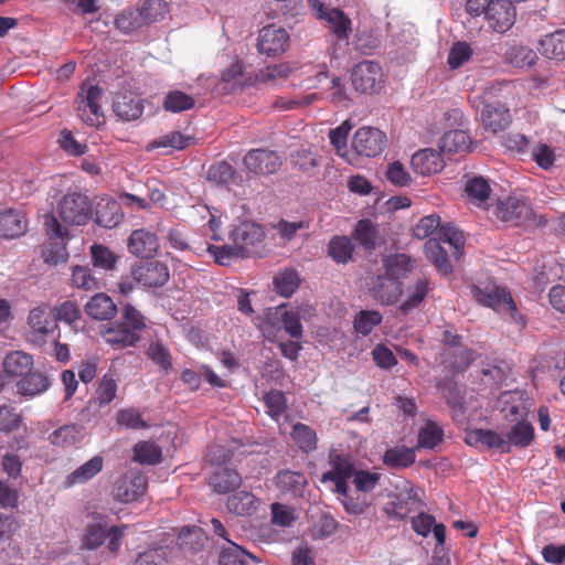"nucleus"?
<instances>
[{"label":"nucleus","mask_w":565,"mask_h":565,"mask_svg":"<svg viewBox=\"0 0 565 565\" xmlns=\"http://www.w3.org/2000/svg\"><path fill=\"white\" fill-rule=\"evenodd\" d=\"M382 320L381 312L376 310H361L354 319L353 327L356 333L366 337Z\"/></svg>","instance_id":"0e129e2a"},{"label":"nucleus","mask_w":565,"mask_h":565,"mask_svg":"<svg viewBox=\"0 0 565 565\" xmlns=\"http://www.w3.org/2000/svg\"><path fill=\"white\" fill-rule=\"evenodd\" d=\"M243 164L253 174L270 175L280 169L282 161L276 151L257 148L246 152L243 157Z\"/></svg>","instance_id":"ddd939ff"},{"label":"nucleus","mask_w":565,"mask_h":565,"mask_svg":"<svg viewBox=\"0 0 565 565\" xmlns=\"http://www.w3.org/2000/svg\"><path fill=\"white\" fill-rule=\"evenodd\" d=\"M276 315H280L281 327L290 338L296 340L302 338L303 329L300 315L297 310H287L286 305H282L276 309Z\"/></svg>","instance_id":"8fccbe9b"},{"label":"nucleus","mask_w":565,"mask_h":565,"mask_svg":"<svg viewBox=\"0 0 565 565\" xmlns=\"http://www.w3.org/2000/svg\"><path fill=\"white\" fill-rule=\"evenodd\" d=\"M306 484L307 479L301 472L284 470L276 476V486L285 493H300Z\"/></svg>","instance_id":"de8ad7c7"},{"label":"nucleus","mask_w":565,"mask_h":565,"mask_svg":"<svg viewBox=\"0 0 565 565\" xmlns=\"http://www.w3.org/2000/svg\"><path fill=\"white\" fill-rule=\"evenodd\" d=\"M440 151L445 154L467 152L471 149V139L465 130L446 131L439 141Z\"/></svg>","instance_id":"473e14b6"},{"label":"nucleus","mask_w":565,"mask_h":565,"mask_svg":"<svg viewBox=\"0 0 565 565\" xmlns=\"http://www.w3.org/2000/svg\"><path fill=\"white\" fill-rule=\"evenodd\" d=\"M72 286L86 291L100 288V280L93 275L88 266H74L72 269Z\"/></svg>","instance_id":"4d7b16f0"},{"label":"nucleus","mask_w":565,"mask_h":565,"mask_svg":"<svg viewBox=\"0 0 565 565\" xmlns=\"http://www.w3.org/2000/svg\"><path fill=\"white\" fill-rule=\"evenodd\" d=\"M147 488V476L140 471L129 470L115 481L113 495L118 502L130 503L142 497Z\"/></svg>","instance_id":"1a4fd4ad"},{"label":"nucleus","mask_w":565,"mask_h":565,"mask_svg":"<svg viewBox=\"0 0 565 565\" xmlns=\"http://www.w3.org/2000/svg\"><path fill=\"white\" fill-rule=\"evenodd\" d=\"M104 90L98 85H90L87 89L82 88L77 93V115L90 127H99L104 124V114L100 100Z\"/></svg>","instance_id":"0eeeda50"},{"label":"nucleus","mask_w":565,"mask_h":565,"mask_svg":"<svg viewBox=\"0 0 565 565\" xmlns=\"http://www.w3.org/2000/svg\"><path fill=\"white\" fill-rule=\"evenodd\" d=\"M115 28L125 34H130L147 25L138 8H127L120 11L114 21Z\"/></svg>","instance_id":"c03bdc74"},{"label":"nucleus","mask_w":565,"mask_h":565,"mask_svg":"<svg viewBox=\"0 0 565 565\" xmlns=\"http://www.w3.org/2000/svg\"><path fill=\"white\" fill-rule=\"evenodd\" d=\"M46 235L51 242L46 243L42 248V257L45 264L56 266L63 264L68 258L65 243L53 239H63L67 236L68 231L64 228L55 215L47 214L44 221Z\"/></svg>","instance_id":"7ed1b4c3"},{"label":"nucleus","mask_w":565,"mask_h":565,"mask_svg":"<svg viewBox=\"0 0 565 565\" xmlns=\"http://www.w3.org/2000/svg\"><path fill=\"white\" fill-rule=\"evenodd\" d=\"M491 188L482 177L469 178L465 184V195L470 204L483 207L490 196Z\"/></svg>","instance_id":"e433bc0d"},{"label":"nucleus","mask_w":565,"mask_h":565,"mask_svg":"<svg viewBox=\"0 0 565 565\" xmlns=\"http://www.w3.org/2000/svg\"><path fill=\"white\" fill-rule=\"evenodd\" d=\"M471 292L479 303L492 308L501 315L509 316L520 326L525 324L523 316L519 312L512 295L507 288L494 284H487L483 287L473 286Z\"/></svg>","instance_id":"f03ea898"},{"label":"nucleus","mask_w":565,"mask_h":565,"mask_svg":"<svg viewBox=\"0 0 565 565\" xmlns=\"http://www.w3.org/2000/svg\"><path fill=\"white\" fill-rule=\"evenodd\" d=\"M95 222L105 228L116 227L124 217L120 203L111 198H102L96 205Z\"/></svg>","instance_id":"b1692460"},{"label":"nucleus","mask_w":565,"mask_h":565,"mask_svg":"<svg viewBox=\"0 0 565 565\" xmlns=\"http://www.w3.org/2000/svg\"><path fill=\"white\" fill-rule=\"evenodd\" d=\"M242 476L236 469L230 467L215 468L209 478L212 490L218 494H225L239 488Z\"/></svg>","instance_id":"5701e85b"},{"label":"nucleus","mask_w":565,"mask_h":565,"mask_svg":"<svg viewBox=\"0 0 565 565\" xmlns=\"http://www.w3.org/2000/svg\"><path fill=\"white\" fill-rule=\"evenodd\" d=\"M534 439V428L529 420H518L507 431L504 443L509 447V452L512 447L526 448Z\"/></svg>","instance_id":"2f4dec72"},{"label":"nucleus","mask_w":565,"mask_h":565,"mask_svg":"<svg viewBox=\"0 0 565 565\" xmlns=\"http://www.w3.org/2000/svg\"><path fill=\"white\" fill-rule=\"evenodd\" d=\"M329 463L331 466V470L322 473L320 478L321 482H327L329 479L338 477L350 478L355 471L352 462L345 456L337 452L335 450L330 451Z\"/></svg>","instance_id":"79ce46f5"},{"label":"nucleus","mask_w":565,"mask_h":565,"mask_svg":"<svg viewBox=\"0 0 565 565\" xmlns=\"http://www.w3.org/2000/svg\"><path fill=\"white\" fill-rule=\"evenodd\" d=\"M466 443L470 446H483L489 449H498L503 454L509 452L504 437L491 429H473L467 433Z\"/></svg>","instance_id":"c85d7f7f"},{"label":"nucleus","mask_w":565,"mask_h":565,"mask_svg":"<svg viewBox=\"0 0 565 565\" xmlns=\"http://www.w3.org/2000/svg\"><path fill=\"white\" fill-rule=\"evenodd\" d=\"M353 237L364 249H374L377 241V230L371 220L363 218L356 223Z\"/></svg>","instance_id":"5fc2aeb1"},{"label":"nucleus","mask_w":565,"mask_h":565,"mask_svg":"<svg viewBox=\"0 0 565 565\" xmlns=\"http://www.w3.org/2000/svg\"><path fill=\"white\" fill-rule=\"evenodd\" d=\"M51 385L52 382L46 374L31 370L17 382L15 387L18 395L25 399H32L45 393Z\"/></svg>","instance_id":"412c9836"},{"label":"nucleus","mask_w":565,"mask_h":565,"mask_svg":"<svg viewBox=\"0 0 565 565\" xmlns=\"http://www.w3.org/2000/svg\"><path fill=\"white\" fill-rule=\"evenodd\" d=\"M159 248L157 235L146 228L134 230L127 238L128 252L138 258H152Z\"/></svg>","instance_id":"f3484780"},{"label":"nucleus","mask_w":565,"mask_h":565,"mask_svg":"<svg viewBox=\"0 0 565 565\" xmlns=\"http://www.w3.org/2000/svg\"><path fill=\"white\" fill-rule=\"evenodd\" d=\"M326 21L338 40H348L351 32V20L340 9H330L326 12Z\"/></svg>","instance_id":"3c124183"},{"label":"nucleus","mask_w":565,"mask_h":565,"mask_svg":"<svg viewBox=\"0 0 565 565\" xmlns=\"http://www.w3.org/2000/svg\"><path fill=\"white\" fill-rule=\"evenodd\" d=\"M90 257L94 267L104 270H113L116 267L118 257L105 245L93 244L90 246Z\"/></svg>","instance_id":"680f3d73"},{"label":"nucleus","mask_w":565,"mask_h":565,"mask_svg":"<svg viewBox=\"0 0 565 565\" xmlns=\"http://www.w3.org/2000/svg\"><path fill=\"white\" fill-rule=\"evenodd\" d=\"M192 138L188 135H183L180 131H169L158 138L151 140L146 149L148 151L163 148L166 153H170L174 150H183L190 145Z\"/></svg>","instance_id":"58836bf2"},{"label":"nucleus","mask_w":565,"mask_h":565,"mask_svg":"<svg viewBox=\"0 0 565 565\" xmlns=\"http://www.w3.org/2000/svg\"><path fill=\"white\" fill-rule=\"evenodd\" d=\"M207 180L217 186L230 189L232 185L242 186L244 178L225 160L214 162L207 170Z\"/></svg>","instance_id":"4be33fe9"},{"label":"nucleus","mask_w":565,"mask_h":565,"mask_svg":"<svg viewBox=\"0 0 565 565\" xmlns=\"http://www.w3.org/2000/svg\"><path fill=\"white\" fill-rule=\"evenodd\" d=\"M290 72L291 68L286 63L268 65L255 74V83H276L277 81L286 79Z\"/></svg>","instance_id":"69168bd1"},{"label":"nucleus","mask_w":565,"mask_h":565,"mask_svg":"<svg viewBox=\"0 0 565 565\" xmlns=\"http://www.w3.org/2000/svg\"><path fill=\"white\" fill-rule=\"evenodd\" d=\"M81 428L75 424H68L55 429L49 436V441L56 447H71L79 440Z\"/></svg>","instance_id":"13d9d810"},{"label":"nucleus","mask_w":565,"mask_h":565,"mask_svg":"<svg viewBox=\"0 0 565 565\" xmlns=\"http://www.w3.org/2000/svg\"><path fill=\"white\" fill-rule=\"evenodd\" d=\"M300 284L301 278L298 271L294 268L280 269L274 276L273 280L275 291L285 298L291 297L299 288Z\"/></svg>","instance_id":"ea45409f"},{"label":"nucleus","mask_w":565,"mask_h":565,"mask_svg":"<svg viewBox=\"0 0 565 565\" xmlns=\"http://www.w3.org/2000/svg\"><path fill=\"white\" fill-rule=\"evenodd\" d=\"M351 147L358 156L373 158L385 149L386 136L377 128L361 127L355 131Z\"/></svg>","instance_id":"f8f14e48"},{"label":"nucleus","mask_w":565,"mask_h":565,"mask_svg":"<svg viewBox=\"0 0 565 565\" xmlns=\"http://www.w3.org/2000/svg\"><path fill=\"white\" fill-rule=\"evenodd\" d=\"M147 25L162 20L169 12L167 0H143L138 8Z\"/></svg>","instance_id":"e2e57ef3"},{"label":"nucleus","mask_w":565,"mask_h":565,"mask_svg":"<svg viewBox=\"0 0 565 565\" xmlns=\"http://www.w3.org/2000/svg\"><path fill=\"white\" fill-rule=\"evenodd\" d=\"M484 17L490 29L498 33H505L515 23L516 9L511 0H491Z\"/></svg>","instance_id":"2eb2a0df"},{"label":"nucleus","mask_w":565,"mask_h":565,"mask_svg":"<svg viewBox=\"0 0 565 565\" xmlns=\"http://www.w3.org/2000/svg\"><path fill=\"white\" fill-rule=\"evenodd\" d=\"M103 467L104 458L99 455L94 456L65 477L63 481L64 488H72L90 481L103 470Z\"/></svg>","instance_id":"393cba45"},{"label":"nucleus","mask_w":565,"mask_h":565,"mask_svg":"<svg viewBox=\"0 0 565 565\" xmlns=\"http://www.w3.org/2000/svg\"><path fill=\"white\" fill-rule=\"evenodd\" d=\"M367 290L371 298L382 306L396 303L403 294L402 282L385 274L371 277Z\"/></svg>","instance_id":"4468645a"},{"label":"nucleus","mask_w":565,"mask_h":565,"mask_svg":"<svg viewBox=\"0 0 565 565\" xmlns=\"http://www.w3.org/2000/svg\"><path fill=\"white\" fill-rule=\"evenodd\" d=\"M494 214L502 222L519 226L533 217V209L524 198L508 196L504 200L498 201Z\"/></svg>","instance_id":"9d476101"},{"label":"nucleus","mask_w":565,"mask_h":565,"mask_svg":"<svg viewBox=\"0 0 565 565\" xmlns=\"http://www.w3.org/2000/svg\"><path fill=\"white\" fill-rule=\"evenodd\" d=\"M26 323L30 328V341L39 345L44 344L46 338L58 329L56 319H54L53 307L44 302L30 310Z\"/></svg>","instance_id":"423d86ee"},{"label":"nucleus","mask_w":565,"mask_h":565,"mask_svg":"<svg viewBox=\"0 0 565 565\" xmlns=\"http://www.w3.org/2000/svg\"><path fill=\"white\" fill-rule=\"evenodd\" d=\"M248 559L257 561V558L242 548L235 543H231L228 547L223 548L218 556L220 565H248Z\"/></svg>","instance_id":"052dcab7"},{"label":"nucleus","mask_w":565,"mask_h":565,"mask_svg":"<svg viewBox=\"0 0 565 565\" xmlns=\"http://www.w3.org/2000/svg\"><path fill=\"white\" fill-rule=\"evenodd\" d=\"M539 45L543 56L559 62L565 61V30L544 35Z\"/></svg>","instance_id":"72a5a7b5"},{"label":"nucleus","mask_w":565,"mask_h":565,"mask_svg":"<svg viewBox=\"0 0 565 565\" xmlns=\"http://www.w3.org/2000/svg\"><path fill=\"white\" fill-rule=\"evenodd\" d=\"M412 167L416 173L430 175L444 168V160L440 152L434 149H422L412 156Z\"/></svg>","instance_id":"a878e982"},{"label":"nucleus","mask_w":565,"mask_h":565,"mask_svg":"<svg viewBox=\"0 0 565 565\" xmlns=\"http://www.w3.org/2000/svg\"><path fill=\"white\" fill-rule=\"evenodd\" d=\"M258 499L248 491H237L227 499V509L242 516H249L256 513L258 509Z\"/></svg>","instance_id":"4c0bfd02"},{"label":"nucleus","mask_w":565,"mask_h":565,"mask_svg":"<svg viewBox=\"0 0 565 565\" xmlns=\"http://www.w3.org/2000/svg\"><path fill=\"white\" fill-rule=\"evenodd\" d=\"M384 274L398 281L406 278L413 270V260L406 254H395L383 259Z\"/></svg>","instance_id":"a19ab883"},{"label":"nucleus","mask_w":565,"mask_h":565,"mask_svg":"<svg viewBox=\"0 0 565 565\" xmlns=\"http://www.w3.org/2000/svg\"><path fill=\"white\" fill-rule=\"evenodd\" d=\"M351 82L356 92L362 94H377L383 87V71L374 61H362L353 66Z\"/></svg>","instance_id":"6e6552de"},{"label":"nucleus","mask_w":565,"mask_h":565,"mask_svg":"<svg viewBox=\"0 0 565 565\" xmlns=\"http://www.w3.org/2000/svg\"><path fill=\"white\" fill-rule=\"evenodd\" d=\"M117 380L111 372H107L98 381L95 392V401L99 407L109 405L117 395Z\"/></svg>","instance_id":"603ef678"},{"label":"nucleus","mask_w":565,"mask_h":565,"mask_svg":"<svg viewBox=\"0 0 565 565\" xmlns=\"http://www.w3.org/2000/svg\"><path fill=\"white\" fill-rule=\"evenodd\" d=\"M53 315L57 324L58 322L73 324L82 318V311L78 305L71 300H66L61 305L53 307Z\"/></svg>","instance_id":"338daca9"},{"label":"nucleus","mask_w":565,"mask_h":565,"mask_svg":"<svg viewBox=\"0 0 565 565\" xmlns=\"http://www.w3.org/2000/svg\"><path fill=\"white\" fill-rule=\"evenodd\" d=\"M353 252L354 245L351 238L345 235H335L329 241L328 255L337 264H347L351 260Z\"/></svg>","instance_id":"37998d69"},{"label":"nucleus","mask_w":565,"mask_h":565,"mask_svg":"<svg viewBox=\"0 0 565 565\" xmlns=\"http://www.w3.org/2000/svg\"><path fill=\"white\" fill-rule=\"evenodd\" d=\"M132 275H135L138 285L148 289L160 288L170 278L169 267L161 260L139 263L132 267Z\"/></svg>","instance_id":"dca6fc26"},{"label":"nucleus","mask_w":565,"mask_h":565,"mask_svg":"<svg viewBox=\"0 0 565 565\" xmlns=\"http://www.w3.org/2000/svg\"><path fill=\"white\" fill-rule=\"evenodd\" d=\"M437 241L440 244H448L452 247V255L455 258H459L462 254L465 246V236L461 231H459L456 226L448 223L446 225H441L438 231Z\"/></svg>","instance_id":"09e8293b"},{"label":"nucleus","mask_w":565,"mask_h":565,"mask_svg":"<svg viewBox=\"0 0 565 565\" xmlns=\"http://www.w3.org/2000/svg\"><path fill=\"white\" fill-rule=\"evenodd\" d=\"M33 356L22 351H13L6 355L2 366L3 373H0V390L7 384V379H17L26 375L33 367Z\"/></svg>","instance_id":"a211bd4d"},{"label":"nucleus","mask_w":565,"mask_h":565,"mask_svg":"<svg viewBox=\"0 0 565 565\" xmlns=\"http://www.w3.org/2000/svg\"><path fill=\"white\" fill-rule=\"evenodd\" d=\"M113 108L116 116L126 121L136 120L143 113L142 100L127 94L117 96Z\"/></svg>","instance_id":"c9c22d12"},{"label":"nucleus","mask_w":565,"mask_h":565,"mask_svg":"<svg viewBox=\"0 0 565 565\" xmlns=\"http://www.w3.org/2000/svg\"><path fill=\"white\" fill-rule=\"evenodd\" d=\"M444 439L443 429L433 420H427L418 431L417 448L433 449Z\"/></svg>","instance_id":"bf43d9fd"},{"label":"nucleus","mask_w":565,"mask_h":565,"mask_svg":"<svg viewBox=\"0 0 565 565\" xmlns=\"http://www.w3.org/2000/svg\"><path fill=\"white\" fill-rule=\"evenodd\" d=\"M22 424V415L13 406H0V431L12 433Z\"/></svg>","instance_id":"774afa93"},{"label":"nucleus","mask_w":565,"mask_h":565,"mask_svg":"<svg viewBox=\"0 0 565 565\" xmlns=\"http://www.w3.org/2000/svg\"><path fill=\"white\" fill-rule=\"evenodd\" d=\"M427 259L435 266L440 275H448L452 271V265L447 250L436 238H429L424 245Z\"/></svg>","instance_id":"f704fd0d"},{"label":"nucleus","mask_w":565,"mask_h":565,"mask_svg":"<svg viewBox=\"0 0 565 565\" xmlns=\"http://www.w3.org/2000/svg\"><path fill=\"white\" fill-rule=\"evenodd\" d=\"M289 42V34L282 26L268 24L259 30L256 46L260 54L275 57L287 51Z\"/></svg>","instance_id":"9b49d317"},{"label":"nucleus","mask_w":565,"mask_h":565,"mask_svg":"<svg viewBox=\"0 0 565 565\" xmlns=\"http://www.w3.org/2000/svg\"><path fill=\"white\" fill-rule=\"evenodd\" d=\"M195 98L182 90L173 89L166 94L162 108L169 113H182L194 108Z\"/></svg>","instance_id":"49530a36"},{"label":"nucleus","mask_w":565,"mask_h":565,"mask_svg":"<svg viewBox=\"0 0 565 565\" xmlns=\"http://www.w3.org/2000/svg\"><path fill=\"white\" fill-rule=\"evenodd\" d=\"M383 461L390 468H407L415 462V454L405 446L393 447L385 451Z\"/></svg>","instance_id":"6e6d98bb"},{"label":"nucleus","mask_w":565,"mask_h":565,"mask_svg":"<svg viewBox=\"0 0 565 565\" xmlns=\"http://www.w3.org/2000/svg\"><path fill=\"white\" fill-rule=\"evenodd\" d=\"M264 238V228L252 221H241L237 224H233L228 232V239L235 244L242 257L252 256Z\"/></svg>","instance_id":"39448f33"},{"label":"nucleus","mask_w":565,"mask_h":565,"mask_svg":"<svg viewBox=\"0 0 565 565\" xmlns=\"http://www.w3.org/2000/svg\"><path fill=\"white\" fill-rule=\"evenodd\" d=\"M433 289V282L427 277H422L415 280L413 285H409L406 289V298L401 303L399 310L407 313L420 306L426 298L429 290Z\"/></svg>","instance_id":"7c9ffc66"},{"label":"nucleus","mask_w":565,"mask_h":565,"mask_svg":"<svg viewBox=\"0 0 565 565\" xmlns=\"http://www.w3.org/2000/svg\"><path fill=\"white\" fill-rule=\"evenodd\" d=\"M146 327V317L132 305L126 303L121 320L108 326L103 331V338L115 349L135 347L141 340Z\"/></svg>","instance_id":"f257e3e1"},{"label":"nucleus","mask_w":565,"mask_h":565,"mask_svg":"<svg viewBox=\"0 0 565 565\" xmlns=\"http://www.w3.org/2000/svg\"><path fill=\"white\" fill-rule=\"evenodd\" d=\"M290 436L301 451L311 452L317 449V433L310 426L297 423L292 426Z\"/></svg>","instance_id":"a18cd8bd"},{"label":"nucleus","mask_w":565,"mask_h":565,"mask_svg":"<svg viewBox=\"0 0 565 565\" xmlns=\"http://www.w3.org/2000/svg\"><path fill=\"white\" fill-rule=\"evenodd\" d=\"M480 117L483 128L492 134L505 130L511 124L510 111L501 103L487 104Z\"/></svg>","instance_id":"aec40b11"},{"label":"nucleus","mask_w":565,"mask_h":565,"mask_svg":"<svg viewBox=\"0 0 565 565\" xmlns=\"http://www.w3.org/2000/svg\"><path fill=\"white\" fill-rule=\"evenodd\" d=\"M28 221L25 216L15 210H7L0 213V236L15 238L26 231Z\"/></svg>","instance_id":"c756f323"},{"label":"nucleus","mask_w":565,"mask_h":565,"mask_svg":"<svg viewBox=\"0 0 565 565\" xmlns=\"http://www.w3.org/2000/svg\"><path fill=\"white\" fill-rule=\"evenodd\" d=\"M162 450L152 441H139L134 447V460L141 465H157L161 461Z\"/></svg>","instance_id":"864d4df0"},{"label":"nucleus","mask_w":565,"mask_h":565,"mask_svg":"<svg viewBox=\"0 0 565 565\" xmlns=\"http://www.w3.org/2000/svg\"><path fill=\"white\" fill-rule=\"evenodd\" d=\"M60 218L70 225H85L92 217V204L81 192L66 193L57 204Z\"/></svg>","instance_id":"20e7f679"},{"label":"nucleus","mask_w":565,"mask_h":565,"mask_svg":"<svg viewBox=\"0 0 565 565\" xmlns=\"http://www.w3.org/2000/svg\"><path fill=\"white\" fill-rule=\"evenodd\" d=\"M87 316L95 320H111L117 313V306L108 295L98 292L84 306Z\"/></svg>","instance_id":"cd10ccee"},{"label":"nucleus","mask_w":565,"mask_h":565,"mask_svg":"<svg viewBox=\"0 0 565 565\" xmlns=\"http://www.w3.org/2000/svg\"><path fill=\"white\" fill-rule=\"evenodd\" d=\"M478 354L475 350L463 344L449 351L439 353L440 363L451 373H461L466 371L477 359Z\"/></svg>","instance_id":"6ab92c4d"},{"label":"nucleus","mask_w":565,"mask_h":565,"mask_svg":"<svg viewBox=\"0 0 565 565\" xmlns=\"http://www.w3.org/2000/svg\"><path fill=\"white\" fill-rule=\"evenodd\" d=\"M539 56L536 52L527 45L521 43L510 44L503 54L505 64L514 68H530L536 64Z\"/></svg>","instance_id":"bb28decb"}]
</instances>
